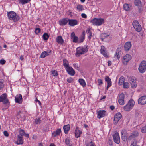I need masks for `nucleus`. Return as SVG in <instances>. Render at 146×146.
<instances>
[{"mask_svg": "<svg viewBox=\"0 0 146 146\" xmlns=\"http://www.w3.org/2000/svg\"><path fill=\"white\" fill-rule=\"evenodd\" d=\"M7 95L6 93H4L0 96V102H2L3 104L6 105L5 108H2L3 111L7 110L10 106V102L7 98Z\"/></svg>", "mask_w": 146, "mask_h": 146, "instance_id": "nucleus-1", "label": "nucleus"}, {"mask_svg": "<svg viewBox=\"0 0 146 146\" xmlns=\"http://www.w3.org/2000/svg\"><path fill=\"white\" fill-rule=\"evenodd\" d=\"M7 15L9 19L13 21L14 22L18 21L20 18L19 16L17 15L16 13L13 11L8 12Z\"/></svg>", "mask_w": 146, "mask_h": 146, "instance_id": "nucleus-2", "label": "nucleus"}, {"mask_svg": "<svg viewBox=\"0 0 146 146\" xmlns=\"http://www.w3.org/2000/svg\"><path fill=\"white\" fill-rule=\"evenodd\" d=\"M88 51V48L86 46L78 47L76 49L75 54L77 57H79L86 52Z\"/></svg>", "mask_w": 146, "mask_h": 146, "instance_id": "nucleus-3", "label": "nucleus"}, {"mask_svg": "<svg viewBox=\"0 0 146 146\" xmlns=\"http://www.w3.org/2000/svg\"><path fill=\"white\" fill-rule=\"evenodd\" d=\"M135 104V102L133 100H130L123 107L124 110L126 111H129L131 110Z\"/></svg>", "mask_w": 146, "mask_h": 146, "instance_id": "nucleus-4", "label": "nucleus"}, {"mask_svg": "<svg viewBox=\"0 0 146 146\" xmlns=\"http://www.w3.org/2000/svg\"><path fill=\"white\" fill-rule=\"evenodd\" d=\"M93 25L96 26L101 25L104 22V20L102 18H94L91 21Z\"/></svg>", "mask_w": 146, "mask_h": 146, "instance_id": "nucleus-5", "label": "nucleus"}, {"mask_svg": "<svg viewBox=\"0 0 146 146\" xmlns=\"http://www.w3.org/2000/svg\"><path fill=\"white\" fill-rule=\"evenodd\" d=\"M139 72L141 73H144L146 70V61H142L140 64L138 68Z\"/></svg>", "mask_w": 146, "mask_h": 146, "instance_id": "nucleus-6", "label": "nucleus"}, {"mask_svg": "<svg viewBox=\"0 0 146 146\" xmlns=\"http://www.w3.org/2000/svg\"><path fill=\"white\" fill-rule=\"evenodd\" d=\"M132 25L133 27L136 31L138 32L141 31L142 29L141 27L137 21H134L133 22Z\"/></svg>", "mask_w": 146, "mask_h": 146, "instance_id": "nucleus-7", "label": "nucleus"}, {"mask_svg": "<svg viewBox=\"0 0 146 146\" xmlns=\"http://www.w3.org/2000/svg\"><path fill=\"white\" fill-rule=\"evenodd\" d=\"M131 56L129 54H127L124 56L123 59V63L124 65H126L128 62L131 59Z\"/></svg>", "mask_w": 146, "mask_h": 146, "instance_id": "nucleus-8", "label": "nucleus"}, {"mask_svg": "<svg viewBox=\"0 0 146 146\" xmlns=\"http://www.w3.org/2000/svg\"><path fill=\"white\" fill-rule=\"evenodd\" d=\"M129 81L132 88H136L137 87L136 79L135 78L130 77L129 79Z\"/></svg>", "mask_w": 146, "mask_h": 146, "instance_id": "nucleus-9", "label": "nucleus"}, {"mask_svg": "<svg viewBox=\"0 0 146 146\" xmlns=\"http://www.w3.org/2000/svg\"><path fill=\"white\" fill-rule=\"evenodd\" d=\"M125 95L123 93H121L119 96L118 101L119 104L121 105H123L125 103Z\"/></svg>", "mask_w": 146, "mask_h": 146, "instance_id": "nucleus-10", "label": "nucleus"}, {"mask_svg": "<svg viewBox=\"0 0 146 146\" xmlns=\"http://www.w3.org/2000/svg\"><path fill=\"white\" fill-rule=\"evenodd\" d=\"M114 142L117 144H119L120 141V138L119 134L116 132L113 136Z\"/></svg>", "mask_w": 146, "mask_h": 146, "instance_id": "nucleus-11", "label": "nucleus"}, {"mask_svg": "<svg viewBox=\"0 0 146 146\" xmlns=\"http://www.w3.org/2000/svg\"><path fill=\"white\" fill-rule=\"evenodd\" d=\"M121 117L122 115L119 112L116 113L114 115V123H117Z\"/></svg>", "mask_w": 146, "mask_h": 146, "instance_id": "nucleus-12", "label": "nucleus"}, {"mask_svg": "<svg viewBox=\"0 0 146 146\" xmlns=\"http://www.w3.org/2000/svg\"><path fill=\"white\" fill-rule=\"evenodd\" d=\"M75 137L76 138L80 137L82 133V131L78 126L76 127V129L75 131Z\"/></svg>", "mask_w": 146, "mask_h": 146, "instance_id": "nucleus-13", "label": "nucleus"}, {"mask_svg": "<svg viewBox=\"0 0 146 146\" xmlns=\"http://www.w3.org/2000/svg\"><path fill=\"white\" fill-rule=\"evenodd\" d=\"M106 111L104 110H99L97 111V118L100 119L104 117L105 115Z\"/></svg>", "mask_w": 146, "mask_h": 146, "instance_id": "nucleus-14", "label": "nucleus"}, {"mask_svg": "<svg viewBox=\"0 0 146 146\" xmlns=\"http://www.w3.org/2000/svg\"><path fill=\"white\" fill-rule=\"evenodd\" d=\"M70 37L74 42L75 43H78V38L75 36V34L74 32H72L71 33Z\"/></svg>", "mask_w": 146, "mask_h": 146, "instance_id": "nucleus-15", "label": "nucleus"}, {"mask_svg": "<svg viewBox=\"0 0 146 146\" xmlns=\"http://www.w3.org/2000/svg\"><path fill=\"white\" fill-rule=\"evenodd\" d=\"M79 23V21L75 19H68V24L71 26H74L78 25Z\"/></svg>", "mask_w": 146, "mask_h": 146, "instance_id": "nucleus-16", "label": "nucleus"}, {"mask_svg": "<svg viewBox=\"0 0 146 146\" xmlns=\"http://www.w3.org/2000/svg\"><path fill=\"white\" fill-rule=\"evenodd\" d=\"M105 81L107 83V86L106 87L107 90H108V88H110L112 85V82L111 79L108 76H106L105 78Z\"/></svg>", "mask_w": 146, "mask_h": 146, "instance_id": "nucleus-17", "label": "nucleus"}, {"mask_svg": "<svg viewBox=\"0 0 146 146\" xmlns=\"http://www.w3.org/2000/svg\"><path fill=\"white\" fill-rule=\"evenodd\" d=\"M139 104L143 105L146 104V96H143L139 98L138 100Z\"/></svg>", "mask_w": 146, "mask_h": 146, "instance_id": "nucleus-18", "label": "nucleus"}, {"mask_svg": "<svg viewBox=\"0 0 146 146\" xmlns=\"http://www.w3.org/2000/svg\"><path fill=\"white\" fill-rule=\"evenodd\" d=\"M61 132V129H58L56 131H54L52 133V137H56L60 135Z\"/></svg>", "mask_w": 146, "mask_h": 146, "instance_id": "nucleus-19", "label": "nucleus"}, {"mask_svg": "<svg viewBox=\"0 0 146 146\" xmlns=\"http://www.w3.org/2000/svg\"><path fill=\"white\" fill-rule=\"evenodd\" d=\"M68 73L70 75L73 76L74 75L75 71L71 67H68L66 69Z\"/></svg>", "mask_w": 146, "mask_h": 146, "instance_id": "nucleus-20", "label": "nucleus"}, {"mask_svg": "<svg viewBox=\"0 0 146 146\" xmlns=\"http://www.w3.org/2000/svg\"><path fill=\"white\" fill-rule=\"evenodd\" d=\"M100 52L105 57H108V54L106 51V49L104 46H101V49L100 50Z\"/></svg>", "mask_w": 146, "mask_h": 146, "instance_id": "nucleus-21", "label": "nucleus"}, {"mask_svg": "<svg viewBox=\"0 0 146 146\" xmlns=\"http://www.w3.org/2000/svg\"><path fill=\"white\" fill-rule=\"evenodd\" d=\"M23 137H22L21 135H18L17 139L16 142V143L17 145H22L23 143Z\"/></svg>", "mask_w": 146, "mask_h": 146, "instance_id": "nucleus-22", "label": "nucleus"}, {"mask_svg": "<svg viewBox=\"0 0 146 146\" xmlns=\"http://www.w3.org/2000/svg\"><path fill=\"white\" fill-rule=\"evenodd\" d=\"M22 95L21 94L17 95L15 98V102L19 104H21L22 102Z\"/></svg>", "mask_w": 146, "mask_h": 146, "instance_id": "nucleus-23", "label": "nucleus"}, {"mask_svg": "<svg viewBox=\"0 0 146 146\" xmlns=\"http://www.w3.org/2000/svg\"><path fill=\"white\" fill-rule=\"evenodd\" d=\"M131 43L130 42H127L125 43L124 46L125 50L126 51L129 50L131 47Z\"/></svg>", "mask_w": 146, "mask_h": 146, "instance_id": "nucleus-24", "label": "nucleus"}, {"mask_svg": "<svg viewBox=\"0 0 146 146\" xmlns=\"http://www.w3.org/2000/svg\"><path fill=\"white\" fill-rule=\"evenodd\" d=\"M68 22V19L64 18L59 21V24L60 25L63 26L66 25Z\"/></svg>", "mask_w": 146, "mask_h": 146, "instance_id": "nucleus-25", "label": "nucleus"}, {"mask_svg": "<svg viewBox=\"0 0 146 146\" xmlns=\"http://www.w3.org/2000/svg\"><path fill=\"white\" fill-rule=\"evenodd\" d=\"M70 125L69 124L64 125L63 129L65 134H67L68 133V131L70 130Z\"/></svg>", "mask_w": 146, "mask_h": 146, "instance_id": "nucleus-26", "label": "nucleus"}, {"mask_svg": "<svg viewBox=\"0 0 146 146\" xmlns=\"http://www.w3.org/2000/svg\"><path fill=\"white\" fill-rule=\"evenodd\" d=\"M85 31L82 32L81 35L78 39V43L82 42L84 41L85 38Z\"/></svg>", "mask_w": 146, "mask_h": 146, "instance_id": "nucleus-27", "label": "nucleus"}, {"mask_svg": "<svg viewBox=\"0 0 146 146\" xmlns=\"http://www.w3.org/2000/svg\"><path fill=\"white\" fill-rule=\"evenodd\" d=\"M138 135V133L137 132H136L132 134L129 137L128 139L130 140H133L134 141L135 138L137 137Z\"/></svg>", "mask_w": 146, "mask_h": 146, "instance_id": "nucleus-28", "label": "nucleus"}, {"mask_svg": "<svg viewBox=\"0 0 146 146\" xmlns=\"http://www.w3.org/2000/svg\"><path fill=\"white\" fill-rule=\"evenodd\" d=\"M56 42L61 45H62L64 43V41L62 37L61 36H58L56 39Z\"/></svg>", "mask_w": 146, "mask_h": 146, "instance_id": "nucleus-29", "label": "nucleus"}, {"mask_svg": "<svg viewBox=\"0 0 146 146\" xmlns=\"http://www.w3.org/2000/svg\"><path fill=\"white\" fill-rule=\"evenodd\" d=\"M63 66L65 68V69L68 68L69 66L68 61L66 59H64L63 60Z\"/></svg>", "mask_w": 146, "mask_h": 146, "instance_id": "nucleus-30", "label": "nucleus"}, {"mask_svg": "<svg viewBox=\"0 0 146 146\" xmlns=\"http://www.w3.org/2000/svg\"><path fill=\"white\" fill-rule=\"evenodd\" d=\"M121 137L123 140L125 141L127 139V137L126 136L125 132V130H123L121 132Z\"/></svg>", "mask_w": 146, "mask_h": 146, "instance_id": "nucleus-31", "label": "nucleus"}, {"mask_svg": "<svg viewBox=\"0 0 146 146\" xmlns=\"http://www.w3.org/2000/svg\"><path fill=\"white\" fill-rule=\"evenodd\" d=\"M86 32L88 35V38L90 39L92 36V33L91 29L90 28H88L86 30Z\"/></svg>", "mask_w": 146, "mask_h": 146, "instance_id": "nucleus-32", "label": "nucleus"}, {"mask_svg": "<svg viewBox=\"0 0 146 146\" xmlns=\"http://www.w3.org/2000/svg\"><path fill=\"white\" fill-rule=\"evenodd\" d=\"M76 9L79 12L82 11L83 10H84L83 6L80 4H78L77 5Z\"/></svg>", "mask_w": 146, "mask_h": 146, "instance_id": "nucleus-33", "label": "nucleus"}, {"mask_svg": "<svg viewBox=\"0 0 146 146\" xmlns=\"http://www.w3.org/2000/svg\"><path fill=\"white\" fill-rule=\"evenodd\" d=\"M19 3L23 5L29 3L31 0H18Z\"/></svg>", "mask_w": 146, "mask_h": 146, "instance_id": "nucleus-34", "label": "nucleus"}, {"mask_svg": "<svg viewBox=\"0 0 146 146\" xmlns=\"http://www.w3.org/2000/svg\"><path fill=\"white\" fill-rule=\"evenodd\" d=\"M78 82L83 87H84L86 85L85 81L83 79H79L78 80Z\"/></svg>", "mask_w": 146, "mask_h": 146, "instance_id": "nucleus-35", "label": "nucleus"}, {"mask_svg": "<svg viewBox=\"0 0 146 146\" xmlns=\"http://www.w3.org/2000/svg\"><path fill=\"white\" fill-rule=\"evenodd\" d=\"M125 78L123 76L121 77L119 79L118 84L119 85H122L124 83Z\"/></svg>", "mask_w": 146, "mask_h": 146, "instance_id": "nucleus-36", "label": "nucleus"}, {"mask_svg": "<svg viewBox=\"0 0 146 146\" xmlns=\"http://www.w3.org/2000/svg\"><path fill=\"white\" fill-rule=\"evenodd\" d=\"M131 6L128 4H125L123 5V8L125 11H128L129 10Z\"/></svg>", "mask_w": 146, "mask_h": 146, "instance_id": "nucleus-37", "label": "nucleus"}, {"mask_svg": "<svg viewBox=\"0 0 146 146\" xmlns=\"http://www.w3.org/2000/svg\"><path fill=\"white\" fill-rule=\"evenodd\" d=\"M135 4L136 6L140 7L141 6V2L140 0H135Z\"/></svg>", "mask_w": 146, "mask_h": 146, "instance_id": "nucleus-38", "label": "nucleus"}, {"mask_svg": "<svg viewBox=\"0 0 146 146\" xmlns=\"http://www.w3.org/2000/svg\"><path fill=\"white\" fill-rule=\"evenodd\" d=\"M114 57L117 59H118L120 58V56L118 50H116L114 55Z\"/></svg>", "mask_w": 146, "mask_h": 146, "instance_id": "nucleus-39", "label": "nucleus"}, {"mask_svg": "<svg viewBox=\"0 0 146 146\" xmlns=\"http://www.w3.org/2000/svg\"><path fill=\"white\" fill-rule=\"evenodd\" d=\"M48 55L47 51H44L41 54L40 57L41 58H44Z\"/></svg>", "mask_w": 146, "mask_h": 146, "instance_id": "nucleus-40", "label": "nucleus"}, {"mask_svg": "<svg viewBox=\"0 0 146 146\" xmlns=\"http://www.w3.org/2000/svg\"><path fill=\"white\" fill-rule=\"evenodd\" d=\"M4 80L3 79H0V90H2L4 86Z\"/></svg>", "mask_w": 146, "mask_h": 146, "instance_id": "nucleus-41", "label": "nucleus"}, {"mask_svg": "<svg viewBox=\"0 0 146 146\" xmlns=\"http://www.w3.org/2000/svg\"><path fill=\"white\" fill-rule=\"evenodd\" d=\"M42 37L44 40H47L48 39L49 36L47 33H45L43 35Z\"/></svg>", "mask_w": 146, "mask_h": 146, "instance_id": "nucleus-42", "label": "nucleus"}, {"mask_svg": "<svg viewBox=\"0 0 146 146\" xmlns=\"http://www.w3.org/2000/svg\"><path fill=\"white\" fill-rule=\"evenodd\" d=\"M23 116V114L21 111H19L17 115V118H22Z\"/></svg>", "mask_w": 146, "mask_h": 146, "instance_id": "nucleus-43", "label": "nucleus"}, {"mask_svg": "<svg viewBox=\"0 0 146 146\" xmlns=\"http://www.w3.org/2000/svg\"><path fill=\"white\" fill-rule=\"evenodd\" d=\"M65 143L67 146L70 145V139L68 138H66L65 140Z\"/></svg>", "mask_w": 146, "mask_h": 146, "instance_id": "nucleus-44", "label": "nucleus"}, {"mask_svg": "<svg viewBox=\"0 0 146 146\" xmlns=\"http://www.w3.org/2000/svg\"><path fill=\"white\" fill-rule=\"evenodd\" d=\"M52 76H57L58 75L57 72L54 70L52 71Z\"/></svg>", "mask_w": 146, "mask_h": 146, "instance_id": "nucleus-45", "label": "nucleus"}, {"mask_svg": "<svg viewBox=\"0 0 146 146\" xmlns=\"http://www.w3.org/2000/svg\"><path fill=\"white\" fill-rule=\"evenodd\" d=\"M19 134L18 135H21L22 137H23V136L25 134V132L23 129H21L19 131Z\"/></svg>", "mask_w": 146, "mask_h": 146, "instance_id": "nucleus-46", "label": "nucleus"}, {"mask_svg": "<svg viewBox=\"0 0 146 146\" xmlns=\"http://www.w3.org/2000/svg\"><path fill=\"white\" fill-rule=\"evenodd\" d=\"M86 146H96L95 143L92 141H91L87 144Z\"/></svg>", "mask_w": 146, "mask_h": 146, "instance_id": "nucleus-47", "label": "nucleus"}, {"mask_svg": "<svg viewBox=\"0 0 146 146\" xmlns=\"http://www.w3.org/2000/svg\"><path fill=\"white\" fill-rule=\"evenodd\" d=\"M123 84L124 87L125 88H128L129 86V84L127 82H124Z\"/></svg>", "mask_w": 146, "mask_h": 146, "instance_id": "nucleus-48", "label": "nucleus"}, {"mask_svg": "<svg viewBox=\"0 0 146 146\" xmlns=\"http://www.w3.org/2000/svg\"><path fill=\"white\" fill-rule=\"evenodd\" d=\"M98 85L100 86H101L103 84V82L102 80L101 79H98Z\"/></svg>", "mask_w": 146, "mask_h": 146, "instance_id": "nucleus-49", "label": "nucleus"}, {"mask_svg": "<svg viewBox=\"0 0 146 146\" xmlns=\"http://www.w3.org/2000/svg\"><path fill=\"white\" fill-rule=\"evenodd\" d=\"M74 67L77 70H79L78 64L77 63H75L73 64Z\"/></svg>", "mask_w": 146, "mask_h": 146, "instance_id": "nucleus-50", "label": "nucleus"}, {"mask_svg": "<svg viewBox=\"0 0 146 146\" xmlns=\"http://www.w3.org/2000/svg\"><path fill=\"white\" fill-rule=\"evenodd\" d=\"M137 145V141L135 140L133 141V143L130 146H136Z\"/></svg>", "mask_w": 146, "mask_h": 146, "instance_id": "nucleus-51", "label": "nucleus"}, {"mask_svg": "<svg viewBox=\"0 0 146 146\" xmlns=\"http://www.w3.org/2000/svg\"><path fill=\"white\" fill-rule=\"evenodd\" d=\"M41 120L40 118L36 119L35 121V123L36 124H38L40 122Z\"/></svg>", "mask_w": 146, "mask_h": 146, "instance_id": "nucleus-52", "label": "nucleus"}, {"mask_svg": "<svg viewBox=\"0 0 146 146\" xmlns=\"http://www.w3.org/2000/svg\"><path fill=\"white\" fill-rule=\"evenodd\" d=\"M40 31V30L39 28H36L35 30V32L36 34H38Z\"/></svg>", "mask_w": 146, "mask_h": 146, "instance_id": "nucleus-53", "label": "nucleus"}, {"mask_svg": "<svg viewBox=\"0 0 146 146\" xmlns=\"http://www.w3.org/2000/svg\"><path fill=\"white\" fill-rule=\"evenodd\" d=\"M5 62V60L4 59H1L0 60V64L3 65Z\"/></svg>", "mask_w": 146, "mask_h": 146, "instance_id": "nucleus-54", "label": "nucleus"}, {"mask_svg": "<svg viewBox=\"0 0 146 146\" xmlns=\"http://www.w3.org/2000/svg\"><path fill=\"white\" fill-rule=\"evenodd\" d=\"M3 134L6 137H7L9 136V134L7 131H4Z\"/></svg>", "mask_w": 146, "mask_h": 146, "instance_id": "nucleus-55", "label": "nucleus"}, {"mask_svg": "<svg viewBox=\"0 0 146 146\" xmlns=\"http://www.w3.org/2000/svg\"><path fill=\"white\" fill-rule=\"evenodd\" d=\"M72 80H73V79L71 77H70V78H68V79H67V82L68 83H71L72 82Z\"/></svg>", "mask_w": 146, "mask_h": 146, "instance_id": "nucleus-56", "label": "nucleus"}, {"mask_svg": "<svg viewBox=\"0 0 146 146\" xmlns=\"http://www.w3.org/2000/svg\"><path fill=\"white\" fill-rule=\"evenodd\" d=\"M81 16L83 18H86L87 17L85 13L81 14Z\"/></svg>", "mask_w": 146, "mask_h": 146, "instance_id": "nucleus-57", "label": "nucleus"}, {"mask_svg": "<svg viewBox=\"0 0 146 146\" xmlns=\"http://www.w3.org/2000/svg\"><path fill=\"white\" fill-rule=\"evenodd\" d=\"M108 66H110L111 65V62L110 61H108Z\"/></svg>", "mask_w": 146, "mask_h": 146, "instance_id": "nucleus-58", "label": "nucleus"}, {"mask_svg": "<svg viewBox=\"0 0 146 146\" xmlns=\"http://www.w3.org/2000/svg\"><path fill=\"white\" fill-rule=\"evenodd\" d=\"M110 108L111 110H114L115 107L113 106H110Z\"/></svg>", "mask_w": 146, "mask_h": 146, "instance_id": "nucleus-59", "label": "nucleus"}, {"mask_svg": "<svg viewBox=\"0 0 146 146\" xmlns=\"http://www.w3.org/2000/svg\"><path fill=\"white\" fill-rule=\"evenodd\" d=\"M26 137L29 138V135L28 134H26L25 133V135H24Z\"/></svg>", "mask_w": 146, "mask_h": 146, "instance_id": "nucleus-60", "label": "nucleus"}, {"mask_svg": "<svg viewBox=\"0 0 146 146\" xmlns=\"http://www.w3.org/2000/svg\"><path fill=\"white\" fill-rule=\"evenodd\" d=\"M106 98V96H103L102 97H101V98L100 99V100H102Z\"/></svg>", "mask_w": 146, "mask_h": 146, "instance_id": "nucleus-61", "label": "nucleus"}, {"mask_svg": "<svg viewBox=\"0 0 146 146\" xmlns=\"http://www.w3.org/2000/svg\"><path fill=\"white\" fill-rule=\"evenodd\" d=\"M20 59L21 60H23V59H24V58H23V56H22V55L20 57Z\"/></svg>", "mask_w": 146, "mask_h": 146, "instance_id": "nucleus-62", "label": "nucleus"}, {"mask_svg": "<svg viewBox=\"0 0 146 146\" xmlns=\"http://www.w3.org/2000/svg\"><path fill=\"white\" fill-rule=\"evenodd\" d=\"M49 146H56L53 143H51Z\"/></svg>", "mask_w": 146, "mask_h": 146, "instance_id": "nucleus-63", "label": "nucleus"}, {"mask_svg": "<svg viewBox=\"0 0 146 146\" xmlns=\"http://www.w3.org/2000/svg\"><path fill=\"white\" fill-rule=\"evenodd\" d=\"M38 146H43L42 143H39Z\"/></svg>", "mask_w": 146, "mask_h": 146, "instance_id": "nucleus-64", "label": "nucleus"}]
</instances>
